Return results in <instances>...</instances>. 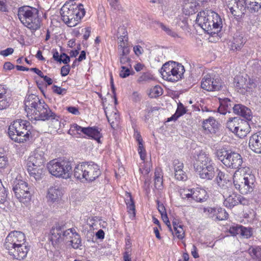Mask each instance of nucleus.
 I'll return each mask as SVG.
<instances>
[{"label":"nucleus","instance_id":"nucleus-52","mask_svg":"<svg viewBox=\"0 0 261 261\" xmlns=\"http://www.w3.org/2000/svg\"><path fill=\"white\" fill-rule=\"evenodd\" d=\"M138 143V152L142 160H145L146 157V151L144 148L143 142Z\"/></svg>","mask_w":261,"mask_h":261},{"label":"nucleus","instance_id":"nucleus-15","mask_svg":"<svg viewBox=\"0 0 261 261\" xmlns=\"http://www.w3.org/2000/svg\"><path fill=\"white\" fill-rule=\"evenodd\" d=\"M25 243V237L23 232L13 231L10 232L6 237L4 246L6 250H10L11 248Z\"/></svg>","mask_w":261,"mask_h":261},{"label":"nucleus","instance_id":"nucleus-36","mask_svg":"<svg viewBox=\"0 0 261 261\" xmlns=\"http://www.w3.org/2000/svg\"><path fill=\"white\" fill-rule=\"evenodd\" d=\"M241 120L242 119L238 117L229 118L226 123V127L235 134Z\"/></svg>","mask_w":261,"mask_h":261},{"label":"nucleus","instance_id":"nucleus-56","mask_svg":"<svg viewBox=\"0 0 261 261\" xmlns=\"http://www.w3.org/2000/svg\"><path fill=\"white\" fill-rule=\"evenodd\" d=\"M120 71V76L122 78H125L130 75L129 69L125 66H122Z\"/></svg>","mask_w":261,"mask_h":261},{"label":"nucleus","instance_id":"nucleus-4","mask_svg":"<svg viewBox=\"0 0 261 261\" xmlns=\"http://www.w3.org/2000/svg\"><path fill=\"white\" fill-rule=\"evenodd\" d=\"M235 188L242 194L251 193L255 187V178L248 167L242 168L240 171L236 170L232 176Z\"/></svg>","mask_w":261,"mask_h":261},{"label":"nucleus","instance_id":"nucleus-59","mask_svg":"<svg viewBox=\"0 0 261 261\" xmlns=\"http://www.w3.org/2000/svg\"><path fill=\"white\" fill-rule=\"evenodd\" d=\"M14 52V49L12 48L9 47L6 49L2 50L0 51V55L4 57H7L9 55L12 54Z\"/></svg>","mask_w":261,"mask_h":261},{"label":"nucleus","instance_id":"nucleus-45","mask_svg":"<svg viewBox=\"0 0 261 261\" xmlns=\"http://www.w3.org/2000/svg\"><path fill=\"white\" fill-rule=\"evenodd\" d=\"M163 93V89L161 86H155L150 90V94L151 97H158Z\"/></svg>","mask_w":261,"mask_h":261},{"label":"nucleus","instance_id":"nucleus-13","mask_svg":"<svg viewBox=\"0 0 261 261\" xmlns=\"http://www.w3.org/2000/svg\"><path fill=\"white\" fill-rule=\"evenodd\" d=\"M117 36L119 39L118 57L128 56L130 53V46L128 43L127 32L124 27L118 28Z\"/></svg>","mask_w":261,"mask_h":261},{"label":"nucleus","instance_id":"nucleus-29","mask_svg":"<svg viewBox=\"0 0 261 261\" xmlns=\"http://www.w3.org/2000/svg\"><path fill=\"white\" fill-rule=\"evenodd\" d=\"M248 121L242 119L235 134L240 138H243L247 136L250 131V127L248 122Z\"/></svg>","mask_w":261,"mask_h":261},{"label":"nucleus","instance_id":"nucleus-10","mask_svg":"<svg viewBox=\"0 0 261 261\" xmlns=\"http://www.w3.org/2000/svg\"><path fill=\"white\" fill-rule=\"evenodd\" d=\"M72 163L66 160L54 159L47 163L49 172L57 177L68 179L71 177Z\"/></svg>","mask_w":261,"mask_h":261},{"label":"nucleus","instance_id":"nucleus-28","mask_svg":"<svg viewBox=\"0 0 261 261\" xmlns=\"http://www.w3.org/2000/svg\"><path fill=\"white\" fill-rule=\"evenodd\" d=\"M28 171L30 176L35 180H39L42 179L44 172V166L33 167L27 166Z\"/></svg>","mask_w":261,"mask_h":261},{"label":"nucleus","instance_id":"nucleus-46","mask_svg":"<svg viewBox=\"0 0 261 261\" xmlns=\"http://www.w3.org/2000/svg\"><path fill=\"white\" fill-rule=\"evenodd\" d=\"M174 233L173 231H171L173 235H175L178 239L182 240L185 237V231L183 229L182 225L177 227L174 229Z\"/></svg>","mask_w":261,"mask_h":261},{"label":"nucleus","instance_id":"nucleus-58","mask_svg":"<svg viewBox=\"0 0 261 261\" xmlns=\"http://www.w3.org/2000/svg\"><path fill=\"white\" fill-rule=\"evenodd\" d=\"M119 62L122 65H125L127 63H129V62L131 61L130 58L128 57V56H121L118 57Z\"/></svg>","mask_w":261,"mask_h":261},{"label":"nucleus","instance_id":"nucleus-39","mask_svg":"<svg viewBox=\"0 0 261 261\" xmlns=\"http://www.w3.org/2000/svg\"><path fill=\"white\" fill-rule=\"evenodd\" d=\"M186 113V108L184 107V105L182 103H180L178 105L177 109L175 113L170 118H168V121H170L171 120H176L178 118H179L180 116H182Z\"/></svg>","mask_w":261,"mask_h":261},{"label":"nucleus","instance_id":"nucleus-9","mask_svg":"<svg viewBox=\"0 0 261 261\" xmlns=\"http://www.w3.org/2000/svg\"><path fill=\"white\" fill-rule=\"evenodd\" d=\"M62 20L68 27H72L75 26L79 21L85 14V11L84 6L80 4L76 7L66 5L63 6L60 10Z\"/></svg>","mask_w":261,"mask_h":261},{"label":"nucleus","instance_id":"nucleus-3","mask_svg":"<svg viewBox=\"0 0 261 261\" xmlns=\"http://www.w3.org/2000/svg\"><path fill=\"white\" fill-rule=\"evenodd\" d=\"M196 23L207 34L213 35L220 32L223 27V19L211 10L200 11L197 14Z\"/></svg>","mask_w":261,"mask_h":261},{"label":"nucleus","instance_id":"nucleus-40","mask_svg":"<svg viewBox=\"0 0 261 261\" xmlns=\"http://www.w3.org/2000/svg\"><path fill=\"white\" fill-rule=\"evenodd\" d=\"M12 102L11 95L0 97V110L8 108Z\"/></svg>","mask_w":261,"mask_h":261},{"label":"nucleus","instance_id":"nucleus-19","mask_svg":"<svg viewBox=\"0 0 261 261\" xmlns=\"http://www.w3.org/2000/svg\"><path fill=\"white\" fill-rule=\"evenodd\" d=\"M234 85L239 92L244 94L246 92L250 91L253 87H255V84L242 76H238L234 78Z\"/></svg>","mask_w":261,"mask_h":261},{"label":"nucleus","instance_id":"nucleus-8","mask_svg":"<svg viewBox=\"0 0 261 261\" xmlns=\"http://www.w3.org/2000/svg\"><path fill=\"white\" fill-rule=\"evenodd\" d=\"M215 156L226 167L241 171L243 163V158L239 153L227 150L225 148L218 149L215 152Z\"/></svg>","mask_w":261,"mask_h":261},{"label":"nucleus","instance_id":"nucleus-12","mask_svg":"<svg viewBox=\"0 0 261 261\" xmlns=\"http://www.w3.org/2000/svg\"><path fill=\"white\" fill-rule=\"evenodd\" d=\"M13 191L15 197L24 204L30 202L32 191L30 186L24 180L16 179L13 185Z\"/></svg>","mask_w":261,"mask_h":261},{"label":"nucleus","instance_id":"nucleus-31","mask_svg":"<svg viewBox=\"0 0 261 261\" xmlns=\"http://www.w3.org/2000/svg\"><path fill=\"white\" fill-rule=\"evenodd\" d=\"M212 159L208 154L204 152H200L197 155L196 162L194 164V166L197 165L205 166L210 164L213 163Z\"/></svg>","mask_w":261,"mask_h":261},{"label":"nucleus","instance_id":"nucleus-33","mask_svg":"<svg viewBox=\"0 0 261 261\" xmlns=\"http://www.w3.org/2000/svg\"><path fill=\"white\" fill-rule=\"evenodd\" d=\"M125 201L127 206V212L130 214V217H135V205L133 198L129 193H126Z\"/></svg>","mask_w":261,"mask_h":261},{"label":"nucleus","instance_id":"nucleus-7","mask_svg":"<svg viewBox=\"0 0 261 261\" xmlns=\"http://www.w3.org/2000/svg\"><path fill=\"white\" fill-rule=\"evenodd\" d=\"M30 123L27 120L18 119L14 121L8 129L10 138L16 142L23 143L29 140L31 135Z\"/></svg>","mask_w":261,"mask_h":261},{"label":"nucleus","instance_id":"nucleus-64","mask_svg":"<svg viewBox=\"0 0 261 261\" xmlns=\"http://www.w3.org/2000/svg\"><path fill=\"white\" fill-rule=\"evenodd\" d=\"M238 200L239 204H241L244 205H248L249 204V200L245 197L238 194Z\"/></svg>","mask_w":261,"mask_h":261},{"label":"nucleus","instance_id":"nucleus-1","mask_svg":"<svg viewBox=\"0 0 261 261\" xmlns=\"http://www.w3.org/2000/svg\"><path fill=\"white\" fill-rule=\"evenodd\" d=\"M25 111L29 120L46 121L49 119L59 121V117L53 112L43 100L35 94L27 95L24 100Z\"/></svg>","mask_w":261,"mask_h":261},{"label":"nucleus","instance_id":"nucleus-25","mask_svg":"<svg viewBox=\"0 0 261 261\" xmlns=\"http://www.w3.org/2000/svg\"><path fill=\"white\" fill-rule=\"evenodd\" d=\"M233 113L241 116L247 121H250L252 118L251 110L246 107L240 104L234 105L233 107Z\"/></svg>","mask_w":261,"mask_h":261},{"label":"nucleus","instance_id":"nucleus-18","mask_svg":"<svg viewBox=\"0 0 261 261\" xmlns=\"http://www.w3.org/2000/svg\"><path fill=\"white\" fill-rule=\"evenodd\" d=\"M237 8L240 10L247 9L251 13L257 12L261 8V0H238Z\"/></svg>","mask_w":261,"mask_h":261},{"label":"nucleus","instance_id":"nucleus-41","mask_svg":"<svg viewBox=\"0 0 261 261\" xmlns=\"http://www.w3.org/2000/svg\"><path fill=\"white\" fill-rule=\"evenodd\" d=\"M248 251L252 257L261 260V246L251 247Z\"/></svg>","mask_w":261,"mask_h":261},{"label":"nucleus","instance_id":"nucleus-53","mask_svg":"<svg viewBox=\"0 0 261 261\" xmlns=\"http://www.w3.org/2000/svg\"><path fill=\"white\" fill-rule=\"evenodd\" d=\"M11 95L10 89L5 85H0V97Z\"/></svg>","mask_w":261,"mask_h":261},{"label":"nucleus","instance_id":"nucleus-51","mask_svg":"<svg viewBox=\"0 0 261 261\" xmlns=\"http://www.w3.org/2000/svg\"><path fill=\"white\" fill-rule=\"evenodd\" d=\"M242 225H236L232 226L229 228V232L232 236L240 235Z\"/></svg>","mask_w":261,"mask_h":261},{"label":"nucleus","instance_id":"nucleus-48","mask_svg":"<svg viewBox=\"0 0 261 261\" xmlns=\"http://www.w3.org/2000/svg\"><path fill=\"white\" fill-rule=\"evenodd\" d=\"M86 130V127H82L77 124H73L71 125L70 128L68 131V133H70V132L76 131L77 133L79 134H81V133L85 134V132Z\"/></svg>","mask_w":261,"mask_h":261},{"label":"nucleus","instance_id":"nucleus-62","mask_svg":"<svg viewBox=\"0 0 261 261\" xmlns=\"http://www.w3.org/2000/svg\"><path fill=\"white\" fill-rule=\"evenodd\" d=\"M61 60L60 63H63L65 64L68 63L70 62V57L65 53H62L61 54Z\"/></svg>","mask_w":261,"mask_h":261},{"label":"nucleus","instance_id":"nucleus-5","mask_svg":"<svg viewBox=\"0 0 261 261\" xmlns=\"http://www.w3.org/2000/svg\"><path fill=\"white\" fill-rule=\"evenodd\" d=\"M17 16L21 23L32 32L40 28L41 18L37 9L28 6L20 7L18 9Z\"/></svg>","mask_w":261,"mask_h":261},{"label":"nucleus","instance_id":"nucleus-2","mask_svg":"<svg viewBox=\"0 0 261 261\" xmlns=\"http://www.w3.org/2000/svg\"><path fill=\"white\" fill-rule=\"evenodd\" d=\"M50 234V240L55 248H60L64 243H69L75 249L82 246L80 235L73 228L64 230L63 226H56L51 228Z\"/></svg>","mask_w":261,"mask_h":261},{"label":"nucleus","instance_id":"nucleus-42","mask_svg":"<svg viewBox=\"0 0 261 261\" xmlns=\"http://www.w3.org/2000/svg\"><path fill=\"white\" fill-rule=\"evenodd\" d=\"M158 25L159 27L161 28V29L164 31L167 35L176 38L178 36L176 32L173 31L171 29H170L168 26L165 25L162 22L158 23Z\"/></svg>","mask_w":261,"mask_h":261},{"label":"nucleus","instance_id":"nucleus-30","mask_svg":"<svg viewBox=\"0 0 261 261\" xmlns=\"http://www.w3.org/2000/svg\"><path fill=\"white\" fill-rule=\"evenodd\" d=\"M62 195V191L59 187H51L48 190L47 198L49 201L54 202L57 201Z\"/></svg>","mask_w":261,"mask_h":261},{"label":"nucleus","instance_id":"nucleus-57","mask_svg":"<svg viewBox=\"0 0 261 261\" xmlns=\"http://www.w3.org/2000/svg\"><path fill=\"white\" fill-rule=\"evenodd\" d=\"M152 79V75L149 73H143L138 79L139 82H146Z\"/></svg>","mask_w":261,"mask_h":261},{"label":"nucleus","instance_id":"nucleus-27","mask_svg":"<svg viewBox=\"0 0 261 261\" xmlns=\"http://www.w3.org/2000/svg\"><path fill=\"white\" fill-rule=\"evenodd\" d=\"M101 129L96 127H87L85 132V135L88 138L96 140L98 143H101L100 138L102 135L101 133Z\"/></svg>","mask_w":261,"mask_h":261},{"label":"nucleus","instance_id":"nucleus-44","mask_svg":"<svg viewBox=\"0 0 261 261\" xmlns=\"http://www.w3.org/2000/svg\"><path fill=\"white\" fill-rule=\"evenodd\" d=\"M7 194L5 188L0 180V203H4L7 199Z\"/></svg>","mask_w":261,"mask_h":261},{"label":"nucleus","instance_id":"nucleus-22","mask_svg":"<svg viewBox=\"0 0 261 261\" xmlns=\"http://www.w3.org/2000/svg\"><path fill=\"white\" fill-rule=\"evenodd\" d=\"M188 193L185 194L186 198H191L196 202H202L207 198L205 190L199 188L188 190Z\"/></svg>","mask_w":261,"mask_h":261},{"label":"nucleus","instance_id":"nucleus-61","mask_svg":"<svg viewBox=\"0 0 261 261\" xmlns=\"http://www.w3.org/2000/svg\"><path fill=\"white\" fill-rule=\"evenodd\" d=\"M70 71V66L69 65L63 66L61 69V74L62 76H65L69 74Z\"/></svg>","mask_w":261,"mask_h":261},{"label":"nucleus","instance_id":"nucleus-17","mask_svg":"<svg viewBox=\"0 0 261 261\" xmlns=\"http://www.w3.org/2000/svg\"><path fill=\"white\" fill-rule=\"evenodd\" d=\"M224 199L223 204L228 208H232L239 204L238 194L233 192L232 187L224 189L221 191Z\"/></svg>","mask_w":261,"mask_h":261},{"label":"nucleus","instance_id":"nucleus-24","mask_svg":"<svg viewBox=\"0 0 261 261\" xmlns=\"http://www.w3.org/2000/svg\"><path fill=\"white\" fill-rule=\"evenodd\" d=\"M250 149L257 153H261V132L251 136L249 141Z\"/></svg>","mask_w":261,"mask_h":261},{"label":"nucleus","instance_id":"nucleus-21","mask_svg":"<svg viewBox=\"0 0 261 261\" xmlns=\"http://www.w3.org/2000/svg\"><path fill=\"white\" fill-rule=\"evenodd\" d=\"M7 250L9 254L12 256L13 259L21 260L27 257L30 247L25 243Z\"/></svg>","mask_w":261,"mask_h":261},{"label":"nucleus","instance_id":"nucleus-16","mask_svg":"<svg viewBox=\"0 0 261 261\" xmlns=\"http://www.w3.org/2000/svg\"><path fill=\"white\" fill-rule=\"evenodd\" d=\"M194 170L199 177L205 180H212L215 176V164L212 163L205 166L197 165Z\"/></svg>","mask_w":261,"mask_h":261},{"label":"nucleus","instance_id":"nucleus-35","mask_svg":"<svg viewBox=\"0 0 261 261\" xmlns=\"http://www.w3.org/2000/svg\"><path fill=\"white\" fill-rule=\"evenodd\" d=\"M105 114L111 127L113 129L117 128L119 125L120 119L118 114L116 112H112L111 114H108L106 111H105Z\"/></svg>","mask_w":261,"mask_h":261},{"label":"nucleus","instance_id":"nucleus-55","mask_svg":"<svg viewBox=\"0 0 261 261\" xmlns=\"http://www.w3.org/2000/svg\"><path fill=\"white\" fill-rule=\"evenodd\" d=\"M173 166L174 172L183 169L184 164L182 162H180L178 160H174L173 162Z\"/></svg>","mask_w":261,"mask_h":261},{"label":"nucleus","instance_id":"nucleus-63","mask_svg":"<svg viewBox=\"0 0 261 261\" xmlns=\"http://www.w3.org/2000/svg\"><path fill=\"white\" fill-rule=\"evenodd\" d=\"M6 0H0V11L2 12H8V6L6 4Z\"/></svg>","mask_w":261,"mask_h":261},{"label":"nucleus","instance_id":"nucleus-32","mask_svg":"<svg viewBox=\"0 0 261 261\" xmlns=\"http://www.w3.org/2000/svg\"><path fill=\"white\" fill-rule=\"evenodd\" d=\"M183 2V10L186 14H193L197 11L198 5L196 1L188 0Z\"/></svg>","mask_w":261,"mask_h":261},{"label":"nucleus","instance_id":"nucleus-37","mask_svg":"<svg viewBox=\"0 0 261 261\" xmlns=\"http://www.w3.org/2000/svg\"><path fill=\"white\" fill-rule=\"evenodd\" d=\"M154 187L156 189H161L163 187V174L161 169H156L154 176Z\"/></svg>","mask_w":261,"mask_h":261},{"label":"nucleus","instance_id":"nucleus-6","mask_svg":"<svg viewBox=\"0 0 261 261\" xmlns=\"http://www.w3.org/2000/svg\"><path fill=\"white\" fill-rule=\"evenodd\" d=\"M73 174L77 179L90 182L101 175V171L99 166L94 162H83L75 167Z\"/></svg>","mask_w":261,"mask_h":261},{"label":"nucleus","instance_id":"nucleus-23","mask_svg":"<svg viewBox=\"0 0 261 261\" xmlns=\"http://www.w3.org/2000/svg\"><path fill=\"white\" fill-rule=\"evenodd\" d=\"M217 175L215 179L216 181L220 187L221 191L224 189L232 187L231 179V177L228 174L225 173L219 169H217Z\"/></svg>","mask_w":261,"mask_h":261},{"label":"nucleus","instance_id":"nucleus-47","mask_svg":"<svg viewBox=\"0 0 261 261\" xmlns=\"http://www.w3.org/2000/svg\"><path fill=\"white\" fill-rule=\"evenodd\" d=\"M217 210L218 208L210 207H204L203 208V212L208 217L214 218L216 215Z\"/></svg>","mask_w":261,"mask_h":261},{"label":"nucleus","instance_id":"nucleus-49","mask_svg":"<svg viewBox=\"0 0 261 261\" xmlns=\"http://www.w3.org/2000/svg\"><path fill=\"white\" fill-rule=\"evenodd\" d=\"M240 232V236L241 237L248 239L252 235V229L251 228H247L242 226Z\"/></svg>","mask_w":261,"mask_h":261},{"label":"nucleus","instance_id":"nucleus-50","mask_svg":"<svg viewBox=\"0 0 261 261\" xmlns=\"http://www.w3.org/2000/svg\"><path fill=\"white\" fill-rule=\"evenodd\" d=\"M174 176L178 180H186L187 179V174L183 169L174 172Z\"/></svg>","mask_w":261,"mask_h":261},{"label":"nucleus","instance_id":"nucleus-20","mask_svg":"<svg viewBox=\"0 0 261 261\" xmlns=\"http://www.w3.org/2000/svg\"><path fill=\"white\" fill-rule=\"evenodd\" d=\"M46 161L44 152L41 148H37L28 159L27 166L39 167L44 166Z\"/></svg>","mask_w":261,"mask_h":261},{"label":"nucleus","instance_id":"nucleus-38","mask_svg":"<svg viewBox=\"0 0 261 261\" xmlns=\"http://www.w3.org/2000/svg\"><path fill=\"white\" fill-rule=\"evenodd\" d=\"M232 107L230 100L227 99L221 103L218 110L220 113L225 115L227 112H229L230 108Z\"/></svg>","mask_w":261,"mask_h":261},{"label":"nucleus","instance_id":"nucleus-14","mask_svg":"<svg viewBox=\"0 0 261 261\" xmlns=\"http://www.w3.org/2000/svg\"><path fill=\"white\" fill-rule=\"evenodd\" d=\"M201 87L207 91H219L222 88L221 80L211 74H206L202 79Z\"/></svg>","mask_w":261,"mask_h":261},{"label":"nucleus","instance_id":"nucleus-43","mask_svg":"<svg viewBox=\"0 0 261 261\" xmlns=\"http://www.w3.org/2000/svg\"><path fill=\"white\" fill-rule=\"evenodd\" d=\"M228 216V213L222 208H218V210L216 215V219L218 220H224L227 219Z\"/></svg>","mask_w":261,"mask_h":261},{"label":"nucleus","instance_id":"nucleus-54","mask_svg":"<svg viewBox=\"0 0 261 261\" xmlns=\"http://www.w3.org/2000/svg\"><path fill=\"white\" fill-rule=\"evenodd\" d=\"M53 92L58 95H65L66 93V89L58 87L56 85H54L52 87Z\"/></svg>","mask_w":261,"mask_h":261},{"label":"nucleus","instance_id":"nucleus-26","mask_svg":"<svg viewBox=\"0 0 261 261\" xmlns=\"http://www.w3.org/2000/svg\"><path fill=\"white\" fill-rule=\"evenodd\" d=\"M202 127L206 133L215 134L218 129V123L214 118L210 117L203 120Z\"/></svg>","mask_w":261,"mask_h":261},{"label":"nucleus","instance_id":"nucleus-11","mask_svg":"<svg viewBox=\"0 0 261 261\" xmlns=\"http://www.w3.org/2000/svg\"><path fill=\"white\" fill-rule=\"evenodd\" d=\"M185 71V68L181 64L172 61L165 63L161 69L163 78L171 82L181 80Z\"/></svg>","mask_w":261,"mask_h":261},{"label":"nucleus","instance_id":"nucleus-60","mask_svg":"<svg viewBox=\"0 0 261 261\" xmlns=\"http://www.w3.org/2000/svg\"><path fill=\"white\" fill-rule=\"evenodd\" d=\"M66 110L70 113L75 115H79L80 114V112L77 108L75 107H67Z\"/></svg>","mask_w":261,"mask_h":261},{"label":"nucleus","instance_id":"nucleus-34","mask_svg":"<svg viewBox=\"0 0 261 261\" xmlns=\"http://www.w3.org/2000/svg\"><path fill=\"white\" fill-rule=\"evenodd\" d=\"M244 40L242 36L236 35L230 45L231 49L233 51L239 50L244 45Z\"/></svg>","mask_w":261,"mask_h":261}]
</instances>
